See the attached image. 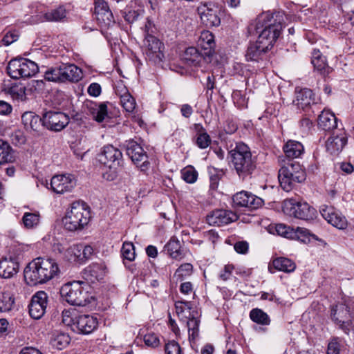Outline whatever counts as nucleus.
<instances>
[{
	"label": "nucleus",
	"mask_w": 354,
	"mask_h": 354,
	"mask_svg": "<svg viewBox=\"0 0 354 354\" xmlns=\"http://www.w3.org/2000/svg\"><path fill=\"white\" fill-rule=\"evenodd\" d=\"M285 16L283 12H266L259 15L248 26L250 35H259L254 43L248 47L247 61L259 62L274 44L283 28Z\"/></svg>",
	"instance_id": "obj_1"
},
{
	"label": "nucleus",
	"mask_w": 354,
	"mask_h": 354,
	"mask_svg": "<svg viewBox=\"0 0 354 354\" xmlns=\"http://www.w3.org/2000/svg\"><path fill=\"white\" fill-rule=\"evenodd\" d=\"M59 272L57 262L52 259L36 258L24 269V279L27 284L36 286L45 283Z\"/></svg>",
	"instance_id": "obj_2"
},
{
	"label": "nucleus",
	"mask_w": 354,
	"mask_h": 354,
	"mask_svg": "<svg viewBox=\"0 0 354 354\" xmlns=\"http://www.w3.org/2000/svg\"><path fill=\"white\" fill-rule=\"evenodd\" d=\"M229 156L239 178L245 179L251 175L257 167L256 158L252 156L249 147L243 142L231 145Z\"/></svg>",
	"instance_id": "obj_3"
},
{
	"label": "nucleus",
	"mask_w": 354,
	"mask_h": 354,
	"mask_svg": "<svg viewBox=\"0 0 354 354\" xmlns=\"http://www.w3.org/2000/svg\"><path fill=\"white\" fill-rule=\"evenodd\" d=\"M306 171L297 162L288 161L279 170V181L286 192L291 191L298 183L306 180Z\"/></svg>",
	"instance_id": "obj_4"
},
{
	"label": "nucleus",
	"mask_w": 354,
	"mask_h": 354,
	"mask_svg": "<svg viewBox=\"0 0 354 354\" xmlns=\"http://www.w3.org/2000/svg\"><path fill=\"white\" fill-rule=\"evenodd\" d=\"M61 297L73 306H85L91 302L93 297L83 286V283L74 281L64 284L59 290Z\"/></svg>",
	"instance_id": "obj_5"
},
{
	"label": "nucleus",
	"mask_w": 354,
	"mask_h": 354,
	"mask_svg": "<svg viewBox=\"0 0 354 354\" xmlns=\"http://www.w3.org/2000/svg\"><path fill=\"white\" fill-rule=\"evenodd\" d=\"M90 212L85 205L79 202L71 205L62 219L65 229L68 231H76L84 228L88 223Z\"/></svg>",
	"instance_id": "obj_6"
},
{
	"label": "nucleus",
	"mask_w": 354,
	"mask_h": 354,
	"mask_svg": "<svg viewBox=\"0 0 354 354\" xmlns=\"http://www.w3.org/2000/svg\"><path fill=\"white\" fill-rule=\"evenodd\" d=\"M283 212L290 216L311 221L316 218L317 211L306 202L297 201L293 198L285 200L283 203Z\"/></svg>",
	"instance_id": "obj_7"
},
{
	"label": "nucleus",
	"mask_w": 354,
	"mask_h": 354,
	"mask_svg": "<svg viewBox=\"0 0 354 354\" xmlns=\"http://www.w3.org/2000/svg\"><path fill=\"white\" fill-rule=\"evenodd\" d=\"M99 160L110 169H113V172H116L122 166V153L118 148L108 145L102 148L99 155Z\"/></svg>",
	"instance_id": "obj_8"
},
{
	"label": "nucleus",
	"mask_w": 354,
	"mask_h": 354,
	"mask_svg": "<svg viewBox=\"0 0 354 354\" xmlns=\"http://www.w3.org/2000/svg\"><path fill=\"white\" fill-rule=\"evenodd\" d=\"M127 154L131 160L140 168V170L145 171L149 169V162L148 157L143 148L133 140L127 141L125 144Z\"/></svg>",
	"instance_id": "obj_9"
},
{
	"label": "nucleus",
	"mask_w": 354,
	"mask_h": 354,
	"mask_svg": "<svg viewBox=\"0 0 354 354\" xmlns=\"http://www.w3.org/2000/svg\"><path fill=\"white\" fill-rule=\"evenodd\" d=\"M69 122L67 115L59 111H47L43 114L42 124L48 129L54 131H59Z\"/></svg>",
	"instance_id": "obj_10"
},
{
	"label": "nucleus",
	"mask_w": 354,
	"mask_h": 354,
	"mask_svg": "<svg viewBox=\"0 0 354 354\" xmlns=\"http://www.w3.org/2000/svg\"><path fill=\"white\" fill-rule=\"evenodd\" d=\"M48 305V295L44 291H38L33 295L29 305V314L35 319L41 318Z\"/></svg>",
	"instance_id": "obj_11"
},
{
	"label": "nucleus",
	"mask_w": 354,
	"mask_h": 354,
	"mask_svg": "<svg viewBox=\"0 0 354 354\" xmlns=\"http://www.w3.org/2000/svg\"><path fill=\"white\" fill-rule=\"evenodd\" d=\"M322 217L333 226L343 230L347 227V220L333 206L322 205L319 207Z\"/></svg>",
	"instance_id": "obj_12"
},
{
	"label": "nucleus",
	"mask_w": 354,
	"mask_h": 354,
	"mask_svg": "<svg viewBox=\"0 0 354 354\" xmlns=\"http://www.w3.org/2000/svg\"><path fill=\"white\" fill-rule=\"evenodd\" d=\"M322 217L333 226L343 230L347 227V220L333 206L322 205L319 207Z\"/></svg>",
	"instance_id": "obj_13"
},
{
	"label": "nucleus",
	"mask_w": 354,
	"mask_h": 354,
	"mask_svg": "<svg viewBox=\"0 0 354 354\" xmlns=\"http://www.w3.org/2000/svg\"><path fill=\"white\" fill-rule=\"evenodd\" d=\"M234 206L239 207H246L249 209H256L263 205V201L250 192L242 191L236 193L233 196Z\"/></svg>",
	"instance_id": "obj_14"
},
{
	"label": "nucleus",
	"mask_w": 354,
	"mask_h": 354,
	"mask_svg": "<svg viewBox=\"0 0 354 354\" xmlns=\"http://www.w3.org/2000/svg\"><path fill=\"white\" fill-rule=\"evenodd\" d=\"M52 190L57 194L71 192L76 185V180L73 175L54 176L50 183Z\"/></svg>",
	"instance_id": "obj_15"
},
{
	"label": "nucleus",
	"mask_w": 354,
	"mask_h": 354,
	"mask_svg": "<svg viewBox=\"0 0 354 354\" xmlns=\"http://www.w3.org/2000/svg\"><path fill=\"white\" fill-rule=\"evenodd\" d=\"M97 326V320L95 317L88 315H81L74 317L72 329L78 333L90 334Z\"/></svg>",
	"instance_id": "obj_16"
},
{
	"label": "nucleus",
	"mask_w": 354,
	"mask_h": 354,
	"mask_svg": "<svg viewBox=\"0 0 354 354\" xmlns=\"http://www.w3.org/2000/svg\"><path fill=\"white\" fill-rule=\"evenodd\" d=\"M331 316L333 321L339 324L340 328L348 334V326L351 325L349 308L344 304H338L333 307Z\"/></svg>",
	"instance_id": "obj_17"
},
{
	"label": "nucleus",
	"mask_w": 354,
	"mask_h": 354,
	"mask_svg": "<svg viewBox=\"0 0 354 354\" xmlns=\"http://www.w3.org/2000/svg\"><path fill=\"white\" fill-rule=\"evenodd\" d=\"M201 19L207 27L218 26L221 24L218 7L209 4L204 5L200 8Z\"/></svg>",
	"instance_id": "obj_18"
},
{
	"label": "nucleus",
	"mask_w": 354,
	"mask_h": 354,
	"mask_svg": "<svg viewBox=\"0 0 354 354\" xmlns=\"http://www.w3.org/2000/svg\"><path fill=\"white\" fill-rule=\"evenodd\" d=\"M238 216L232 211L216 209L207 216V221L211 225H223L236 221Z\"/></svg>",
	"instance_id": "obj_19"
},
{
	"label": "nucleus",
	"mask_w": 354,
	"mask_h": 354,
	"mask_svg": "<svg viewBox=\"0 0 354 354\" xmlns=\"http://www.w3.org/2000/svg\"><path fill=\"white\" fill-rule=\"evenodd\" d=\"M19 268L18 258L16 256L8 255L0 260V277L9 279L15 275Z\"/></svg>",
	"instance_id": "obj_20"
},
{
	"label": "nucleus",
	"mask_w": 354,
	"mask_h": 354,
	"mask_svg": "<svg viewBox=\"0 0 354 354\" xmlns=\"http://www.w3.org/2000/svg\"><path fill=\"white\" fill-rule=\"evenodd\" d=\"M86 106L90 115L96 122H102L108 118L106 102H88Z\"/></svg>",
	"instance_id": "obj_21"
},
{
	"label": "nucleus",
	"mask_w": 354,
	"mask_h": 354,
	"mask_svg": "<svg viewBox=\"0 0 354 354\" xmlns=\"http://www.w3.org/2000/svg\"><path fill=\"white\" fill-rule=\"evenodd\" d=\"M144 45L146 48L147 54L149 57L162 59L163 54L161 51L162 43L156 37L147 34L144 40Z\"/></svg>",
	"instance_id": "obj_22"
},
{
	"label": "nucleus",
	"mask_w": 354,
	"mask_h": 354,
	"mask_svg": "<svg viewBox=\"0 0 354 354\" xmlns=\"http://www.w3.org/2000/svg\"><path fill=\"white\" fill-rule=\"evenodd\" d=\"M115 93L120 97L122 107L127 112H132L136 108V100L131 96L124 85L120 84L115 88Z\"/></svg>",
	"instance_id": "obj_23"
},
{
	"label": "nucleus",
	"mask_w": 354,
	"mask_h": 354,
	"mask_svg": "<svg viewBox=\"0 0 354 354\" xmlns=\"http://www.w3.org/2000/svg\"><path fill=\"white\" fill-rule=\"evenodd\" d=\"M62 82H77L82 77V70L74 64L61 65Z\"/></svg>",
	"instance_id": "obj_24"
},
{
	"label": "nucleus",
	"mask_w": 354,
	"mask_h": 354,
	"mask_svg": "<svg viewBox=\"0 0 354 354\" xmlns=\"http://www.w3.org/2000/svg\"><path fill=\"white\" fill-rule=\"evenodd\" d=\"M105 268L103 263H93L84 270V277L91 283L100 281L105 274Z\"/></svg>",
	"instance_id": "obj_25"
},
{
	"label": "nucleus",
	"mask_w": 354,
	"mask_h": 354,
	"mask_svg": "<svg viewBox=\"0 0 354 354\" xmlns=\"http://www.w3.org/2000/svg\"><path fill=\"white\" fill-rule=\"evenodd\" d=\"M347 142V138L343 134L341 136L333 133L326 142V150L330 154H338L343 149Z\"/></svg>",
	"instance_id": "obj_26"
},
{
	"label": "nucleus",
	"mask_w": 354,
	"mask_h": 354,
	"mask_svg": "<svg viewBox=\"0 0 354 354\" xmlns=\"http://www.w3.org/2000/svg\"><path fill=\"white\" fill-rule=\"evenodd\" d=\"M198 46L202 49L206 50V55H211L215 47L214 37L209 30H203L201 32L197 41Z\"/></svg>",
	"instance_id": "obj_27"
},
{
	"label": "nucleus",
	"mask_w": 354,
	"mask_h": 354,
	"mask_svg": "<svg viewBox=\"0 0 354 354\" xmlns=\"http://www.w3.org/2000/svg\"><path fill=\"white\" fill-rule=\"evenodd\" d=\"M318 126L326 131L333 130L337 127V118L333 113L324 110L319 115Z\"/></svg>",
	"instance_id": "obj_28"
},
{
	"label": "nucleus",
	"mask_w": 354,
	"mask_h": 354,
	"mask_svg": "<svg viewBox=\"0 0 354 354\" xmlns=\"http://www.w3.org/2000/svg\"><path fill=\"white\" fill-rule=\"evenodd\" d=\"M283 152L289 158H298L304 153L303 145L298 141L290 140L283 147Z\"/></svg>",
	"instance_id": "obj_29"
},
{
	"label": "nucleus",
	"mask_w": 354,
	"mask_h": 354,
	"mask_svg": "<svg viewBox=\"0 0 354 354\" xmlns=\"http://www.w3.org/2000/svg\"><path fill=\"white\" fill-rule=\"evenodd\" d=\"M165 250L174 259L180 260L185 256L183 250L181 249L180 242L176 237L170 239L165 246Z\"/></svg>",
	"instance_id": "obj_30"
},
{
	"label": "nucleus",
	"mask_w": 354,
	"mask_h": 354,
	"mask_svg": "<svg viewBox=\"0 0 354 354\" xmlns=\"http://www.w3.org/2000/svg\"><path fill=\"white\" fill-rule=\"evenodd\" d=\"M21 121L24 127L29 131H38L41 123L42 124V118L31 111L24 113L21 116Z\"/></svg>",
	"instance_id": "obj_31"
},
{
	"label": "nucleus",
	"mask_w": 354,
	"mask_h": 354,
	"mask_svg": "<svg viewBox=\"0 0 354 354\" xmlns=\"http://www.w3.org/2000/svg\"><path fill=\"white\" fill-rule=\"evenodd\" d=\"M184 62L189 66H198L203 59V55L195 47L187 48L183 55Z\"/></svg>",
	"instance_id": "obj_32"
},
{
	"label": "nucleus",
	"mask_w": 354,
	"mask_h": 354,
	"mask_svg": "<svg viewBox=\"0 0 354 354\" xmlns=\"http://www.w3.org/2000/svg\"><path fill=\"white\" fill-rule=\"evenodd\" d=\"M71 342V337L67 333L55 331L50 338V344L53 347L62 350L66 348Z\"/></svg>",
	"instance_id": "obj_33"
},
{
	"label": "nucleus",
	"mask_w": 354,
	"mask_h": 354,
	"mask_svg": "<svg viewBox=\"0 0 354 354\" xmlns=\"http://www.w3.org/2000/svg\"><path fill=\"white\" fill-rule=\"evenodd\" d=\"M82 244H75L68 247L64 252V258L71 263L82 264L81 252Z\"/></svg>",
	"instance_id": "obj_34"
},
{
	"label": "nucleus",
	"mask_w": 354,
	"mask_h": 354,
	"mask_svg": "<svg viewBox=\"0 0 354 354\" xmlns=\"http://www.w3.org/2000/svg\"><path fill=\"white\" fill-rule=\"evenodd\" d=\"M313 91L309 88H303L296 93L294 102L301 109H305L309 106L313 101Z\"/></svg>",
	"instance_id": "obj_35"
},
{
	"label": "nucleus",
	"mask_w": 354,
	"mask_h": 354,
	"mask_svg": "<svg viewBox=\"0 0 354 354\" xmlns=\"http://www.w3.org/2000/svg\"><path fill=\"white\" fill-rule=\"evenodd\" d=\"M272 266L277 270L284 272H292L296 268V265L291 259L286 257H278L272 261Z\"/></svg>",
	"instance_id": "obj_36"
},
{
	"label": "nucleus",
	"mask_w": 354,
	"mask_h": 354,
	"mask_svg": "<svg viewBox=\"0 0 354 354\" xmlns=\"http://www.w3.org/2000/svg\"><path fill=\"white\" fill-rule=\"evenodd\" d=\"M311 63L321 74L325 75L328 73L329 68H327L326 59L322 56L319 50L314 49L312 53Z\"/></svg>",
	"instance_id": "obj_37"
},
{
	"label": "nucleus",
	"mask_w": 354,
	"mask_h": 354,
	"mask_svg": "<svg viewBox=\"0 0 354 354\" xmlns=\"http://www.w3.org/2000/svg\"><path fill=\"white\" fill-rule=\"evenodd\" d=\"M198 313L196 312L191 317H188L186 321L189 333V339L190 341L195 340L199 335L200 319L197 317Z\"/></svg>",
	"instance_id": "obj_38"
},
{
	"label": "nucleus",
	"mask_w": 354,
	"mask_h": 354,
	"mask_svg": "<svg viewBox=\"0 0 354 354\" xmlns=\"http://www.w3.org/2000/svg\"><path fill=\"white\" fill-rule=\"evenodd\" d=\"M177 315L181 321H186L196 311H192V304L189 301H178L175 303Z\"/></svg>",
	"instance_id": "obj_39"
},
{
	"label": "nucleus",
	"mask_w": 354,
	"mask_h": 354,
	"mask_svg": "<svg viewBox=\"0 0 354 354\" xmlns=\"http://www.w3.org/2000/svg\"><path fill=\"white\" fill-rule=\"evenodd\" d=\"M15 160L14 151L10 145L0 139V165L12 162Z\"/></svg>",
	"instance_id": "obj_40"
},
{
	"label": "nucleus",
	"mask_w": 354,
	"mask_h": 354,
	"mask_svg": "<svg viewBox=\"0 0 354 354\" xmlns=\"http://www.w3.org/2000/svg\"><path fill=\"white\" fill-rule=\"evenodd\" d=\"M196 128L198 129L196 145L200 149H206L211 144V138L202 125L196 124Z\"/></svg>",
	"instance_id": "obj_41"
},
{
	"label": "nucleus",
	"mask_w": 354,
	"mask_h": 354,
	"mask_svg": "<svg viewBox=\"0 0 354 354\" xmlns=\"http://www.w3.org/2000/svg\"><path fill=\"white\" fill-rule=\"evenodd\" d=\"M15 304V298L9 292L0 293V313L10 311Z\"/></svg>",
	"instance_id": "obj_42"
},
{
	"label": "nucleus",
	"mask_w": 354,
	"mask_h": 354,
	"mask_svg": "<svg viewBox=\"0 0 354 354\" xmlns=\"http://www.w3.org/2000/svg\"><path fill=\"white\" fill-rule=\"evenodd\" d=\"M250 319L261 325H269L270 319L268 315L260 308H254L250 313Z\"/></svg>",
	"instance_id": "obj_43"
},
{
	"label": "nucleus",
	"mask_w": 354,
	"mask_h": 354,
	"mask_svg": "<svg viewBox=\"0 0 354 354\" xmlns=\"http://www.w3.org/2000/svg\"><path fill=\"white\" fill-rule=\"evenodd\" d=\"M21 77H30L35 75L39 71L37 64L27 59H21Z\"/></svg>",
	"instance_id": "obj_44"
},
{
	"label": "nucleus",
	"mask_w": 354,
	"mask_h": 354,
	"mask_svg": "<svg viewBox=\"0 0 354 354\" xmlns=\"http://www.w3.org/2000/svg\"><path fill=\"white\" fill-rule=\"evenodd\" d=\"M21 59H14L8 63L7 71L8 75L13 79L21 78Z\"/></svg>",
	"instance_id": "obj_45"
},
{
	"label": "nucleus",
	"mask_w": 354,
	"mask_h": 354,
	"mask_svg": "<svg viewBox=\"0 0 354 354\" xmlns=\"http://www.w3.org/2000/svg\"><path fill=\"white\" fill-rule=\"evenodd\" d=\"M40 215L38 212H26L22 217V223L27 229H32L39 225Z\"/></svg>",
	"instance_id": "obj_46"
},
{
	"label": "nucleus",
	"mask_w": 354,
	"mask_h": 354,
	"mask_svg": "<svg viewBox=\"0 0 354 354\" xmlns=\"http://www.w3.org/2000/svg\"><path fill=\"white\" fill-rule=\"evenodd\" d=\"M66 10L62 6L51 10L44 15V18L48 21H59L66 18Z\"/></svg>",
	"instance_id": "obj_47"
},
{
	"label": "nucleus",
	"mask_w": 354,
	"mask_h": 354,
	"mask_svg": "<svg viewBox=\"0 0 354 354\" xmlns=\"http://www.w3.org/2000/svg\"><path fill=\"white\" fill-rule=\"evenodd\" d=\"M96 19L102 27H109L114 24L113 14L110 10L95 14Z\"/></svg>",
	"instance_id": "obj_48"
},
{
	"label": "nucleus",
	"mask_w": 354,
	"mask_h": 354,
	"mask_svg": "<svg viewBox=\"0 0 354 354\" xmlns=\"http://www.w3.org/2000/svg\"><path fill=\"white\" fill-rule=\"evenodd\" d=\"M9 93L13 99L24 101L26 99V87L23 84H14L9 88Z\"/></svg>",
	"instance_id": "obj_49"
},
{
	"label": "nucleus",
	"mask_w": 354,
	"mask_h": 354,
	"mask_svg": "<svg viewBox=\"0 0 354 354\" xmlns=\"http://www.w3.org/2000/svg\"><path fill=\"white\" fill-rule=\"evenodd\" d=\"M343 343L340 338L333 337L328 344L326 354H342Z\"/></svg>",
	"instance_id": "obj_50"
},
{
	"label": "nucleus",
	"mask_w": 354,
	"mask_h": 354,
	"mask_svg": "<svg viewBox=\"0 0 354 354\" xmlns=\"http://www.w3.org/2000/svg\"><path fill=\"white\" fill-rule=\"evenodd\" d=\"M121 254L124 259L133 261L136 257L133 244L131 242H124L121 248Z\"/></svg>",
	"instance_id": "obj_51"
},
{
	"label": "nucleus",
	"mask_w": 354,
	"mask_h": 354,
	"mask_svg": "<svg viewBox=\"0 0 354 354\" xmlns=\"http://www.w3.org/2000/svg\"><path fill=\"white\" fill-rule=\"evenodd\" d=\"M44 77L48 81L62 82L61 65L48 69L45 72Z\"/></svg>",
	"instance_id": "obj_52"
},
{
	"label": "nucleus",
	"mask_w": 354,
	"mask_h": 354,
	"mask_svg": "<svg viewBox=\"0 0 354 354\" xmlns=\"http://www.w3.org/2000/svg\"><path fill=\"white\" fill-rule=\"evenodd\" d=\"M193 270V266L191 263L182 264L175 272L174 277L179 281H183L184 279L189 276Z\"/></svg>",
	"instance_id": "obj_53"
},
{
	"label": "nucleus",
	"mask_w": 354,
	"mask_h": 354,
	"mask_svg": "<svg viewBox=\"0 0 354 354\" xmlns=\"http://www.w3.org/2000/svg\"><path fill=\"white\" fill-rule=\"evenodd\" d=\"M182 178L188 183H194L198 178V172L193 167H187L181 171Z\"/></svg>",
	"instance_id": "obj_54"
},
{
	"label": "nucleus",
	"mask_w": 354,
	"mask_h": 354,
	"mask_svg": "<svg viewBox=\"0 0 354 354\" xmlns=\"http://www.w3.org/2000/svg\"><path fill=\"white\" fill-rule=\"evenodd\" d=\"M342 9L348 15V19L354 26V0H348L342 4Z\"/></svg>",
	"instance_id": "obj_55"
},
{
	"label": "nucleus",
	"mask_w": 354,
	"mask_h": 354,
	"mask_svg": "<svg viewBox=\"0 0 354 354\" xmlns=\"http://www.w3.org/2000/svg\"><path fill=\"white\" fill-rule=\"evenodd\" d=\"M166 354H181V348L178 342L174 340L169 341L165 344Z\"/></svg>",
	"instance_id": "obj_56"
},
{
	"label": "nucleus",
	"mask_w": 354,
	"mask_h": 354,
	"mask_svg": "<svg viewBox=\"0 0 354 354\" xmlns=\"http://www.w3.org/2000/svg\"><path fill=\"white\" fill-rule=\"evenodd\" d=\"M143 340L147 346L152 348H156L160 344L159 338L154 333L146 334L143 337Z\"/></svg>",
	"instance_id": "obj_57"
},
{
	"label": "nucleus",
	"mask_w": 354,
	"mask_h": 354,
	"mask_svg": "<svg viewBox=\"0 0 354 354\" xmlns=\"http://www.w3.org/2000/svg\"><path fill=\"white\" fill-rule=\"evenodd\" d=\"M94 254V249L90 245H82V250L81 252V259L82 264H84L88 260H89Z\"/></svg>",
	"instance_id": "obj_58"
},
{
	"label": "nucleus",
	"mask_w": 354,
	"mask_h": 354,
	"mask_svg": "<svg viewBox=\"0 0 354 354\" xmlns=\"http://www.w3.org/2000/svg\"><path fill=\"white\" fill-rule=\"evenodd\" d=\"M275 230L278 235L289 238L292 236V230L285 224L279 223L275 226Z\"/></svg>",
	"instance_id": "obj_59"
},
{
	"label": "nucleus",
	"mask_w": 354,
	"mask_h": 354,
	"mask_svg": "<svg viewBox=\"0 0 354 354\" xmlns=\"http://www.w3.org/2000/svg\"><path fill=\"white\" fill-rule=\"evenodd\" d=\"M19 39V35L14 32H7L1 39L2 43L5 46H9L13 42L17 41Z\"/></svg>",
	"instance_id": "obj_60"
},
{
	"label": "nucleus",
	"mask_w": 354,
	"mask_h": 354,
	"mask_svg": "<svg viewBox=\"0 0 354 354\" xmlns=\"http://www.w3.org/2000/svg\"><path fill=\"white\" fill-rule=\"evenodd\" d=\"M234 248L239 254H246L248 251L249 245L245 241H238L234 244Z\"/></svg>",
	"instance_id": "obj_61"
},
{
	"label": "nucleus",
	"mask_w": 354,
	"mask_h": 354,
	"mask_svg": "<svg viewBox=\"0 0 354 354\" xmlns=\"http://www.w3.org/2000/svg\"><path fill=\"white\" fill-rule=\"evenodd\" d=\"M102 88L98 83H91L88 87V93L90 95L97 97L101 94Z\"/></svg>",
	"instance_id": "obj_62"
},
{
	"label": "nucleus",
	"mask_w": 354,
	"mask_h": 354,
	"mask_svg": "<svg viewBox=\"0 0 354 354\" xmlns=\"http://www.w3.org/2000/svg\"><path fill=\"white\" fill-rule=\"evenodd\" d=\"M110 10L107 3L104 0H95V14Z\"/></svg>",
	"instance_id": "obj_63"
},
{
	"label": "nucleus",
	"mask_w": 354,
	"mask_h": 354,
	"mask_svg": "<svg viewBox=\"0 0 354 354\" xmlns=\"http://www.w3.org/2000/svg\"><path fill=\"white\" fill-rule=\"evenodd\" d=\"M139 14L136 10H129L124 12V18L128 23L131 24L138 19Z\"/></svg>",
	"instance_id": "obj_64"
}]
</instances>
